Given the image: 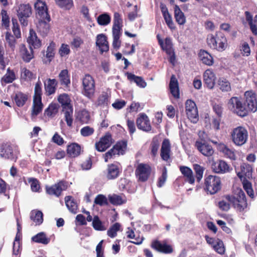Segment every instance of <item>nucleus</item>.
Returning <instances> with one entry per match:
<instances>
[{"label": "nucleus", "mask_w": 257, "mask_h": 257, "mask_svg": "<svg viewBox=\"0 0 257 257\" xmlns=\"http://www.w3.org/2000/svg\"><path fill=\"white\" fill-rule=\"evenodd\" d=\"M171 144L168 139H165L163 140L161 149L160 156L161 158L165 161L167 162L170 158Z\"/></svg>", "instance_id": "a878e982"}, {"label": "nucleus", "mask_w": 257, "mask_h": 257, "mask_svg": "<svg viewBox=\"0 0 257 257\" xmlns=\"http://www.w3.org/2000/svg\"><path fill=\"white\" fill-rule=\"evenodd\" d=\"M218 84L219 89L222 91L228 92L231 89L230 82L224 78H220L218 81Z\"/></svg>", "instance_id": "8fccbe9b"}, {"label": "nucleus", "mask_w": 257, "mask_h": 257, "mask_svg": "<svg viewBox=\"0 0 257 257\" xmlns=\"http://www.w3.org/2000/svg\"><path fill=\"white\" fill-rule=\"evenodd\" d=\"M122 23L121 15L118 12H115L113 15L112 31L122 32Z\"/></svg>", "instance_id": "f704fd0d"}, {"label": "nucleus", "mask_w": 257, "mask_h": 257, "mask_svg": "<svg viewBox=\"0 0 257 257\" xmlns=\"http://www.w3.org/2000/svg\"><path fill=\"white\" fill-rule=\"evenodd\" d=\"M112 32L113 37L112 47L114 49L117 50L120 47L121 44L120 37L121 36L122 32L112 31Z\"/></svg>", "instance_id": "a18cd8bd"}, {"label": "nucleus", "mask_w": 257, "mask_h": 257, "mask_svg": "<svg viewBox=\"0 0 257 257\" xmlns=\"http://www.w3.org/2000/svg\"><path fill=\"white\" fill-rule=\"evenodd\" d=\"M15 78V74L13 71L8 68L7 73L3 77L2 80L7 83H9L12 82Z\"/></svg>", "instance_id": "bf43d9fd"}, {"label": "nucleus", "mask_w": 257, "mask_h": 257, "mask_svg": "<svg viewBox=\"0 0 257 257\" xmlns=\"http://www.w3.org/2000/svg\"><path fill=\"white\" fill-rule=\"evenodd\" d=\"M186 112L189 120L193 123H196L198 120V110L195 103L187 100L186 102Z\"/></svg>", "instance_id": "4468645a"}, {"label": "nucleus", "mask_w": 257, "mask_h": 257, "mask_svg": "<svg viewBox=\"0 0 257 257\" xmlns=\"http://www.w3.org/2000/svg\"><path fill=\"white\" fill-rule=\"evenodd\" d=\"M180 171L185 177V181L190 184L195 183V177L192 170L188 167L180 166Z\"/></svg>", "instance_id": "7c9ffc66"}, {"label": "nucleus", "mask_w": 257, "mask_h": 257, "mask_svg": "<svg viewBox=\"0 0 257 257\" xmlns=\"http://www.w3.org/2000/svg\"><path fill=\"white\" fill-rule=\"evenodd\" d=\"M225 199L240 211L243 210L247 207L245 195L242 190H239L236 197L227 195Z\"/></svg>", "instance_id": "6e6552de"}, {"label": "nucleus", "mask_w": 257, "mask_h": 257, "mask_svg": "<svg viewBox=\"0 0 257 257\" xmlns=\"http://www.w3.org/2000/svg\"><path fill=\"white\" fill-rule=\"evenodd\" d=\"M70 53V48L68 45L62 44L59 50V53L61 57L68 55Z\"/></svg>", "instance_id": "774afa93"}, {"label": "nucleus", "mask_w": 257, "mask_h": 257, "mask_svg": "<svg viewBox=\"0 0 257 257\" xmlns=\"http://www.w3.org/2000/svg\"><path fill=\"white\" fill-rule=\"evenodd\" d=\"M151 168L149 165L143 163L138 165L136 170V175L140 181H147L150 175Z\"/></svg>", "instance_id": "dca6fc26"}, {"label": "nucleus", "mask_w": 257, "mask_h": 257, "mask_svg": "<svg viewBox=\"0 0 257 257\" xmlns=\"http://www.w3.org/2000/svg\"><path fill=\"white\" fill-rule=\"evenodd\" d=\"M12 22L13 25L12 31L15 37L12 35L11 32L9 31L6 33V40L9 47L12 50L14 51L16 44V40L15 38L17 39L21 38V33L17 19L15 18H12Z\"/></svg>", "instance_id": "423d86ee"}, {"label": "nucleus", "mask_w": 257, "mask_h": 257, "mask_svg": "<svg viewBox=\"0 0 257 257\" xmlns=\"http://www.w3.org/2000/svg\"><path fill=\"white\" fill-rule=\"evenodd\" d=\"M30 218L36 223V225H40L43 221V213L37 210H32L31 212Z\"/></svg>", "instance_id": "79ce46f5"}, {"label": "nucleus", "mask_w": 257, "mask_h": 257, "mask_svg": "<svg viewBox=\"0 0 257 257\" xmlns=\"http://www.w3.org/2000/svg\"><path fill=\"white\" fill-rule=\"evenodd\" d=\"M56 85L57 81L54 79H48L44 82L45 89L48 95H50L55 92Z\"/></svg>", "instance_id": "e433bc0d"}, {"label": "nucleus", "mask_w": 257, "mask_h": 257, "mask_svg": "<svg viewBox=\"0 0 257 257\" xmlns=\"http://www.w3.org/2000/svg\"><path fill=\"white\" fill-rule=\"evenodd\" d=\"M215 76L212 70L210 69L206 70L203 74V80L206 86L209 88H213L215 84Z\"/></svg>", "instance_id": "c85d7f7f"}, {"label": "nucleus", "mask_w": 257, "mask_h": 257, "mask_svg": "<svg viewBox=\"0 0 257 257\" xmlns=\"http://www.w3.org/2000/svg\"><path fill=\"white\" fill-rule=\"evenodd\" d=\"M58 100L61 104L67 124L71 126L73 122V107L70 103L69 96L66 93L61 94L59 96Z\"/></svg>", "instance_id": "f03ea898"}, {"label": "nucleus", "mask_w": 257, "mask_h": 257, "mask_svg": "<svg viewBox=\"0 0 257 257\" xmlns=\"http://www.w3.org/2000/svg\"><path fill=\"white\" fill-rule=\"evenodd\" d=\"M111 136L105 135L98 142L95 143V148L99 152H104L111 146Z\"/></svg>", "instance_id": "393cba45"}, {"label": "nucleus", "mask_w": 257, "mask_h": 257, "mask_svg": "<svg viewBox=\"0 0 257 257\" xmlns=\"http://www.w3.org/2000/svg\"><path fill=\"white\" fill-rule=\"evenodd\" d=\"M120 172L121 170L118 165L111 164L107 166L105 172V176L108 180H113L119 176Z\"/></svg>", "instance_id": "b1692460"}, {"label": "nucleus", "mask_w": 257, "mask_h": 257, "mask_svg": "<svg viewBox=\"0 0 257 257\" xmlns=\"http://www.w3.org/2000/svg\"><path fill=\"white\" fill-rule=\"evenodd\" d=\"M126 75L127 76V79L131 83H135L136 85L140 88H144L146 87L147 83L143 78V77L136 76L135 74L129 72H127L126 73Z\"/></svg>", "instance_id": "473e14b6"}, {"label": "nucleus", "mask_w": 257, "mask_h": 257, "mask_svg": "<svg viewBox=\"0 0 257 257\" xmlns=\"http://www.w3.org/2000/svg\"><path fill=\"white\" fill-rule=\"evenodd\" d=\"M126 143L124 141L117 142L111 150L105 154V162H107L108 159L112 158L116 155H123L126 148Z\"/></svg>", "instance_id": "f8f14e48"}, {"label": "nucleus", "mask_w": 257, "mask_h": 257, "mask_svg": "<svg viewBox=\"0 0 257 257\" xmlns=\"http://www.w3.org/2000/svg\"><path fill=\"white\" fill-rule=\"evenodd\" d=\"M92 226L96 230L103 231L106 229L105 227L102 225V222L99 219L98 216H95L93 217Z\"/></svg>", "instance_id": "13d9d810"}, {"label": "nucleus", "mask_w": 257, "mask_h": 257, "mask_svg": "<svg viewBox=\"0 0 257 257\" xmlns=\"http://www.w3.org/2000/svg\"><path fill=\"white\" fill-rule=\"evenodd\" d=\"M241 172L237 173V176L241 179L244 177L246 179H250L252 178V168L251 165L243 163L240 166Z\"/></svg>", "instance_id": "2f4dec72"}, {"label": "nucleus", "mask_w": 257, "mask_h": 257, "mask_svg": "<svg viewBox=\"0 0 257 257\" xmlns=\"http://www.w3.org/2000/svg\"><path fill=\"white\" fill-rule=\"evenodd\" d=\"M212 171L217 174H224L229 172L230 167L227 163L221 160L213 161L211 164Z\"/></svg>", "instance_id": "aec40b11"}, {"label": "nucleus", "mask_w": 257, "mask_h": 257, "mask_svg": "<svg viewBox=\"0 0 257 257\" xmlns=\"http://www.w3.org/2000/svg\"><path fill=\"white\" fill-rule=\"evenodd\" d=\"M32 14V8L29 4H21L17 10V15L23 26L28 25V18Z\"/></svg>", "instance_id": "9b49d317"}, {"label": "nucleus", "mask_w": 257, "mask_h": 257, "mask_svg": "<svg viewBox=\"0 0 257 257\" xmlns=\"http://www.w3.org/2000/svg\"><path fill=\"white\" fill-rule=\"evenodd\" d=\"M174 17L176 22L180 25H183L186 23V18L178 6L174 8Z\"/></svg>", "instance_id": "58836bf2"}, {"label": "nucleus", "mask_w": 257, "mask_h": 257, "mask_svg": "<svg viewBox=\"0 0 257 257\" xmlns=\"http://www.w3.org/2000/svg\"><path fill=\"white\" fill-rule=\"evenodd\" d=\"M138 128L146 133H153L152 127L148 116L144 113H140L136 120Z\"/></svg>", "instance_id": "ddd939ff"}, {"label": "nucleus", "mask_w": 257, "mask_h": 257, "mask_svg": "<svg viewBox=\"0 0 257 257\" xmlns=\"http://www.w3.org/2000/svg\"><path fill=\"white\" fill-rule=\"evenodd\" d=\"M59 105L57 103H51L45 110V114L49 117H54L58 112Z\"/></svg>", "instance_id": "09e8293b"}, {"label": "nucleus", "mask_w": 257, "mask_h": 257, "mask_svg": "<svg viewBox=\"0 0 257 257\" xmlns=\"http://www.w3.org/2000/svg\"><path fill=\"white\" fill-rule=\"evenodd\" d=\"M231 139L234 145L241 146L245 144L248 139V132L243 126H239L234 128L230 133Z\"/></svg>", "instance_id": "20e7f679"}, {"label": "nucleus", "mask_w": 257, "mask_h": 257, "mask_svg": "<svg viewBox=\"0 0 257 257\" xmlns=\"http://www.w3.org/2000/svg\"><path fill=\"white\" fill-rule=\"evenodd\" d=\"M206 42L210 48L219 52L224 51L227 46V39L221 31H217L215 34L208 35Z\"/></svg>", "instance_id": "f257e3e1"}, {"label": "nucleus", "mask_w": 257, "mask_h": 257, "mask_svg": "<svg viewBox=\"0 0 257 257\" xmlns=\"http://www.w3.org/2000/svg\"><path fill=\"white\" fill-rule=\"evenodd\" d=\"M109 200L110 202L113 205H121L126 202V199L124 197L120 195L113 194L109 196Z\"/></svg>", "instance_id": "3c124183"}, {"label": "nucleus", "mask_w": 257, "mask_h": 257, "mask_svg": "<svg viewBox=\"0 0 257 257\" xmlns=\"http://www.w3.org/2000/svg\"><path fill=\"white\" fill-rule=\"evenodd\" d=\"M67 188V182L61 181L57 184L51 186H46V192L50 195H55L59 197L63 191Z\"/></svg>", "instance_id": "2eb2a0df"}, {"label": "nucleus", "mask_w": 257, "mask_h": 257, "mask_svg": "<svg viewBox=\"0 0 257 257\" xmlns=\"http://www.w3.org/2000/svg\"><path fill=\"white\" fill-rule=\"evenodd\" d=\"M83 94L87 98L91 99L95 92V81L89 74H86L82 79Z\"/></svg>", "instance_id": "9d476101"}, {"label": "nucleus", "mask_w": 257, "mask_h": 257, "mask_svg": "<svg viewBox=\"0 0 257 257\" xmlns=\"http://www.w3.org/2000/svg\"><path fill=\"white\" fill-rule=\"evenodd\" d=\"M205 186L206 191L210 194H214L221 189L220 177L209 175L205 179Z\"/></svg>", "instance_id": "1a4fd4ad"}, {"label": "nucleus", "mask_w": 257, "mask_h": 257, "mask_svg": "<svg viewBox=\"0 0 257 257\" xmlns=\"http://www.w3.org/2000/svg\"><path fill=\"white\" fill-rule=\"evenodd\" d=\"M127 237L129 238H134L135 241H132L131 242L136 244H141L143 240L144 237L143 236H140L139 234H138L137 232H135L134 230L131 229L126 232Z\"/></svg>", "instance_id": "a19ab883"}, {"label": "nucleus", "mask_w": 257, "mask_h": 257, "mask_svg": "<svg viewBox=\"0 0 257 257\" xmlns=\"http://www.w3.org/2000/svg\"><path fill=\"white\" fill-rule=\"evenodd\" d=\"M59 76L62 85L67 86L70 83V81L68 76V71L67 70H63L61 71Z\"/></svg>", "instance_id": "4d7b16f0"}, {"label": "nucleus", "mask_w": 257, "mask_h": 257, "mask_svg": "<svg viewBox=\"0 0 257 257\" xmlns=\"http://www.w3.org/2000/svg\"><path fill=\"white\" fill-rule=\"evenodd\" d=\"M156 37L161 49L165 51L168 56L169 62L171 64H175L176 56L171 39L170 37H167L164 41L160 34L157 35Z\"/></svg>", "instance_id": "7ed1b4c3"}, {"label": "nucleus", "mask_w": 257, "mask_h": 257, "mask_svg": "<svg viewBox=\"0 0 257 257\" xmlns=\"http://www.w3.org/2000/svg\"><path fill=\"white\" fill-rule=\"evenodd\" d=\"M27 95L22 92L17 93L15 97L16 104L19 107L23 106L27 100Z\"/></svg>", "instance_id": "603ef678"}, {"label": "nucleus", "mask_w": 257, "mask_h": 257, "mask_svg": "<svg viewBox=\"0 0 257 257\" xmlns=\"http://www.w3.org/2000/svg\"><path fill=\"white\" fill-rule=\"evenodd\" d=\"M120 225L119 223H114L108 230L107 235L113 238L117 235V232L119 230Z\"/></svg>", "instance_id": "052dcab7"}, {"label": "nucleus", "mask_w": 257, "mask_h": 257, "mask_svg": "<svg viewBox=\"0 0 257 257\" xmlns=\"http://www.w3.org/2000/svg\"><path fill=\"white\" fill-rule=\"evenodd\" d=\"M2 15V25L5 27V28L10 31V18L8 14L7 11L5 10H2L1 11Z\"/></svg>", "instance_id": "6e6d98bb"}, {"label": "nucleus", "mask_w": 257, "mask_h": 257, "mask_svg": "<svg viewBox=\"0 0 257 257\" xmlns=\"http://www.w3.org/2000/svg\"><path fill=\"white\" fill-rule=\"evenodd\" d=\"M27 42L29 44V48L32 49H39L41 47L42 42L38 38L36 33L33 29H30L29 36L27 38Z\"/></svg>", "instance_id": "5701e85b"}, {"label": "nucleus", "mask_w": 257, "mask_h": 257, "mask_svg": "<svg viewBox=\"0 0 257 257\" xmlns=\"http://www.w3.org/2000/svg\"><path fill=\"white\" fill-rule=\"evenodd\" d=\"M163 18L167 26L171 30H174L175 29L176 27L173 23L171 15L169 13L166 15H163Z\"/></svg>", "instance_id": "338daca9"}, {"label": "nucleus", "mask_w": 257, "mask_h": 257, "mask_svg": "<svg viewBox=\"0 0 257 257\" xmlns=\"http://www.w3.org/2000/svg\"><path fill=\"white\" fill-rule=\"evenodd\" d=\"M65 202L68 210L72 213H76L77 209V204L74 198L71 196H66Z\"/></svg>", "instance_id": "ea45409f"}, {"label": "nucleus", "mask_w": 257, "mask_h": 257, "mask_svg": "<svg viewBox=\"0 0 257 257\" xmlns=\"http://www.w3.org/2000/svg\"><path fill=\"white\" fill-rule=\"evenodd\" d=\"M244 14L251 33L253 35L257 36V15L253 18L249 12L246 11Z\"/></svg>", "instance_id": "cd10ccee"}, {"label": "nucleus", "mask_w": 257, "mask_h": 257, "mask_svg": "<svg viewBox=\"0 0 257 257\" xmlns=\"http://www.w3.org/2000/svg\"><path fill=\"white\" fill-rule=\"evenodd\" d=\"M228 107L230 110L239 116L244 117L247 114V109L239 97H231L228 102Z\"/></svg>", "instance_id": "0eeeda50"}, {"label": "nucleus", "mask_w": 257, "mask_h": 257, "mask_svg": "<svg viewBox=\"0 0 257 257\" xmlns=\"http://www.w3.org/2000/svg\"><path fill=\"white\" fill-rule=\"evenodd\" d=\"M246 97L245 105L248 110L255 112L257 110V102L255 94L252 92L246 91L245 93Z\"/></svg>", "instance_id": "4be33fe9"}, {"label": "nucleus", "mask_w": 257, "mask_h": 257, "mask_svg": "<svg viewBox=\"0 0 257 257\" xmlns=\"http://www.w3.org/2000/svg\"><path fill=\"white\" fill-rule=\"evenodd\" d=\"M195 147L197 150L204 156L210 157L214 154V150L212 146L205 140L197 141Z\"/></svg>", "instance_id": "f3484780"}, {"label": "nucleus", "mask_w": 257, "mask_h": 257, "mask_svg": "<svg viewBox=\"0 0 257 257\" xmlns=\"http://www.w3.org/2000/svg\"><path fill=\"white\" fill-rule=\"evenodd\" d=\"M170 92L175 98H179L180 93L178 86V82L175 76L173 75L171 77L169 84Z\"/></svg>", "instance_id": "72a5a7b5"}, {"label": "nucleus", "mask_w": 257, "mask_h": 257, "mask_svg": "<svg viewBox=\"0 0 257 257\" xmlns=\"http://www.w3.org/2000/svg\"><path fill=\"white\" fill-rule=\"evenodd\" d=\"M193 169L195 172V176H194L197 181L199 183L203 178V175L205 168L197 164L193 165Z\"/></svg>", "instance_id": "49530a36"}, {"label": "nucleus", "mask_w": 257, "mask_h": 257, "mask_svg": "<svg viewBox=\"0 0 257 257\" xmlns=\"http://www.w3.org/2000/svg\"><path fill=\"white\" fill-rule=\"evenodd\" d=\"M78 118L82 123H87L90 119V115L88 111L82 110L79 112Z\"/></svg>", "instance_id": "680f3d73"}, {"label": "nucleus", "mask_w": 257, "mask_h": 257, "mask_svg": "<svg viewBox=\"0 0 257 257\" xmlns=\"http://www.w3.org/2000/svg\"><path fill=\"white\" fill-rule=\"evenodd\" d=\"M167 178V170L166 167H164L162 170V174L158 179L157 186L158 187H162L166 182Z\"/></svg>", "instance_id": "69168bd1"}, {"label": "nucleus", "mask_w": 257, "mask_h": 257, "mask_svg": "<svg viewBox=\"0 0 257 257\" xmlns=\"http://www.w3.org/2000/svg\"><path fill=\"white\" fill-rule=\"evenodd\" d=\"M94 203L100 206H104L108 204V201L106 197L104 195L99 194L95 197Z\"/></svg>", "instance_id": "0e129e2a"}, {"label": "nucleus", "mask_w": 257, "mask_h": 257, "mask_svg": "<svg viewBox=\"0 0 257 257\" xmlns=\"http://www.w3.org/2000/svg\"><path fill=\"white\" fill-rule=\"evenodd\" d=\"M51 21V18L49 20L45 19H39V21L37 25V31L43 36H45L49 33L50 30L49 22Z\"/></svg>", "instance_id": "bb28decb"}, {"label": "nucleus", "mask_w": 257, "mask_h": 257, "mask_svg": "<svg viewBox=\"0 0 257 257\" xmlns=\"http://www.w3.org/2000/svg\"><path fill=\"white\" fill-rule=\"evenodd\" d=\"M198 57L203 64H213V57L207 51L200 50L198 53Z\"/></svg>", "instance_id": "c9c22d12"}, {"label": "nucleus", "mask_w": 257, "mask_h": 257, "mask_svg": "<svg viewBox=\"0 0 257 257\" xmlns=\"http://www.w3.org/2000/svg\"><path fill=\"white\" fill-rule=\"evenodd\" d=\"M32 241L39 243L47 244L49 243L50 239L46 236V234L41 232L32 237Z\"/></svg>", "instance_id": "37998d69"}, {"label": "nucleus", "mask_w": 257, "mask_h": 257, "mask_svg": "<svg viewBox=\"0 0 257 257\" xmlns=\"http://www.w3.org/2000/svg\"><path fill=\"white\" fill-rule=\"evenodd\" d=\"M67 154L71 157L75 158L79 156L81 152L80 146L76 143L68 145L67 149Z\"/></svg>", "instance_id": "4c0bfd02"}, {"label": "nucleus", "mask_w": 257, "mask_h": 257, "mask_svg": "<svg viewBox=\"0 0 257 257\" xmlns=\"http://www.w3.org/2000/svg\"><path fill=\"white\" fill-rule=\"evenodd\" d=\"M160 146L159 142L158 139L153 138L151 144V154L154 156H156L157 154L158 151Z\"/></svg>", "instance_id": "e2e57ef3"}, {"label": "nucleus", "mask_w": 257, "mask_h": 257, "mask_svg": "<svg viewBox=\"0 0 257 257\" xmlns=\"http://www.w3.org/2000/svg\"><path fill=\"white\" fill-rule=\"evenodd\" d=\"M219 150L220 152H222L224 155L227 157L230 158V159H234L235 157V155L233 152L229 149L226 146H225L223 144H219Z\"/></svg>", "instance_id": "5fc2aeb1"}, {"label": "nucleus", "mask_w": 257, "mask_h": 257, "mask_svg": "<svg viewBox=\"0 0 257 257\" xmlns=\"http://www.w3.org/2000/svg\"><path fill=\"white\" fill-rule=\"evenodd\" d=\"M19 150L18 146L10 143L3 144L0 147V156L2 158L16 161Z\"/></svg>", "instance_id": "39448f33"}, {"label": "nucleus", "mask_w": 257, "mask_h": 257, "mask_svg": "<svg viewBox=\"0 0 257 257\" xmlns=\"http://www.w3.org/2000/svg\"><path fill=\"white\" fill-rule=\"evenodd\" d=\"M35 9L39 19H45L47 20L50 19V16L45 2L38 0L35 4Z\"/></svg>", "instance_id": "a211bd4d"}, {"label": "nucleus", "mask_w": 257, "mask_h": 257, "mask_svg": "<svg viewBox=\"0 0 257 257\" xmlns=\"http://www.w3.org/2000/svg\"><path fill=\"white\" fill-rule=\"evenodd\" d=\"M96 46L99 51L100 54L109 51V44L107 37L103 34L97 35L96 38Z\"/></svg>", "instance_id": "6ab92c4d"}, {"label": "nucleus", "mask_w": 257, "mask_h": 257, "mask_svg": "<svg viewBox=\"0 0 257 257\" xmlns=\"http://www.w3.org/2000/svg\"><path fill=\"white\" fill-rule=\"evenodd\" d=\"M20 53L22 59L26 63L29 62L34 58L33 49L30 48V50H28L24 44L20 45Z\"/></svg>", "instance_id": "c756f323"}, {"label": "nucleus", "mask_w": 257, "mask_h": 257, "mask_svg": "<svg viewBox=\"0 0 257 257\" xmlns=\"http://www.w3.org/2000/svg\"><path fill=\"white\" fill-rule=\"evenodd\" d=\"M42 108L43 104L41 99L37 100V99H33V104L31 113L32 116L33 117H36L42 111Z\"/></svg>", "instance_id": "c03bdc74"}, {"label": "nucleus", "mask_w": 257, "mask_h": 257, "mask_svg": "<svg viewBox=\"0 0 257 257\" xmlns=\"http://www.w3.org/2000/svg\"><path fill=\"white\" fill-rule=\"evenodd\" d=\"M97 23L99 25L106 26L110 23L111 18L110 16L107 14L104 13L100 15L97 19Z\"/></svg>", "instance_id": "864d4df0"}, {"label": "nucleus", "mask_w": 257, "mask_h": 257, "mask_svg": "<svg viewBox=\"0 0 257 257\" xmlns=\"http://www.w3.org/2000/svg\"><path fill=\"white\" fill-rule=\"evenodd\" d=\"M56 5L66 10H70L73 6V0H54Z\"/></svg>", "instance_id": "de8ad7c7"}, {"label": "nucleus", "mask_w": 257, "mask_h": 257, "mask_svg": "<svg viewBox=\"0 0 257 257\" xmlns=\"http://www.w3.org/2000/svg\"><path fill=\"white\" fill-rule=\"evenodd\" d=\"M151 247L157 251L163 253H170L173 251L172 247L166 242H161L158 240H154L152 242Z\"/></svg>", "instance_id": "412c9836"}]
</instances>
